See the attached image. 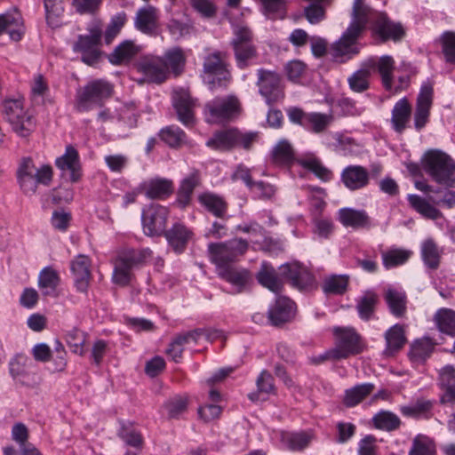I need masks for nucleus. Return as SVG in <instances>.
Returning a JSON list of instances; mask_svg holds the SVG:
<instances>
[{
    "instance_id": "obj_1",
    "label": "nucleus",
    "mask_w": 455,
    "mask_h": 455,
    "mask_svg": "<svg viewBox=\"0 0 455 455\" xmlns=\"http://www.w3.org/2000/svg\"><path fill=\"white\" fill-rule=\"evenodd\" d=\"M371 11L373 9L364 4V0H354L351 22L341 37L331 47V54L337 60L343 62L359 52L357 41L365 30V21Z\"/></svg>"
},
{
    "instance_id": "obj_2",
    "label": "nucleus",
    "mask_w": 455,
    "mask_h": 455,
    "mask_svg": "<svg viewBox=\"0 0 455 455\" xmlns=\"http://www.w3.org/2000/svg\"><path fill=\"white\" fill-rule=\"evenodd\" d=\"M16 177L23 194L30 196L36 194L39 184L50 186L53 177V170L49 164H44L40 168H36L31 157H23L20 161Z\"/></svg>"
},
{
    "instance_id": "obj_3",
    "label": "nucleus",
    "mask_w": 455,
    "mask_h": 455,
    "mask_svg": "<svg viewBox=\"0 0 455 455\" xmlns=\"http://www.w3.org/2000/svg\"><path fill=\"white\" fill-rule=\"evenodd\" d=\"M335 347L315 359L320 363L327 359L340 360L363 352V344L361 336L353 328L335 327Z\"/></svg>"
},
{
    "instance_id": "obj_4",
    "label": "nucleus",
    "mask_w": 455,
    "mask_h": 455,
    "mask_svg": "<svg viewBox=\"0 0 455 455\" xmlns=\"http://www.w3.org/2000/svg\"><path fill=\"white\" fill-rule=\"evenodd\" d=\"M152 255L149 248L128 249L120 252L115 262L113 282L121 286L128 285L132 277V270L146 264Z\"/></svg>"
},
{
    "instance_id": "obj_5",
    "label": "nucleus",
    "mask_w": 455,
    "mask_h": 455,
    "mask_svg": "<svg viewBox=\"0 0 455 455\" xmlns=\"http://www.w3.org/2000/svg\"><path fill=\"white\" fill-rule=\"evenodd\" d=\"M4 120L11 125L12 131L20 138L28 139L36 127V119L33 113L23 108L19 100H6L3 103Z\"/></svg>"
},
{
    "instance_id": "obj_6",
    "label": "nucleus",
    "mask_w": 455,
    "mask_h": 455,
    "mask_svg": "<svg viewBox=\"0 0 455 455\" xmlns=\"http://www.w3.org/2000/svg\"><path fill=\"white\" fill-rule=\"evenodd\" d=\"M423 168L437 183L455 186V162L447 154L439 150L428 151L423 160Z\"/></svg>"
},
{
    "instance_id": "obj_7",
    "label": "nucleus",
    "mask_w": 455,
    "mask_h": 455,
    "mask_svg": "<svg viewBox=\"0 0 455 455\" xmlns=\"http://www.w3.org/2000/svg\"><path fill=\"white\" fill-rule=\"evenodd\" d=\"M113 93L112 84L103 79H95L86 84L77 92L76 108L78 112H87L101 108Z\"/></svg>"
},
{
    "instance_id": "obj_8",
    "label": "nucleus",
    "mask_w": 455,
    "mask_h": 455,
    "mask_svg": "<svg viewBox=\"0 0 455 455\" xmlns=\"http://www.w3.org/2000/svg\"><path fill=\"white\" fill-rule=\"evenodd\" d=\"M88 35H79L73 45L74 52L82 53L81 60L89 66L97 64L100 58V44L103 28L100 20H92L87 26Z\"/></svg>"
},
{
    "instance_id": "obj_9",
    "label": "nucleus",
    "mask_w": 455,
    "mask_h": 455,
    "mask_svg": "<svg viewBox=\"0 0 455 455\" xmlns=\"http://www.w3.org/2000/svg\"><path fill=\"white\" fill-rule=\"evenodd\" d=\"M236 67L245 69L255 63L257 48L252 42V32L245 26H235L230 41Z\"/></svg>"
},
{
    "instance_id": "obj_10",
    "label": "nucleus",
    "mask_w": 455,
    "mask_h": 455,
    "mask_svg": "<svg viewBox=\"0 0 455 455\" xmlns=\"http://www.w3.org/2000/svg\"><path fill=\"white\" fill-rule=\"evenodd\" d=\"M248 243L242 238H235L225 243H211L208 252L211 261L216 265L217 272L230 267L237 257L245 253Z\"/></svg>"
},
{
    "instance_id": "obj_11",
    "label": "nucleus",
    "mask_w": 455,
    "mask_h": 455,
    "mask_svg": "<svg viewBox=\"0 0 455 455\" xmlns=\"http://www.w3.org/2000/svg\"><path fill=\"white\" fill-rule=\"evenodd\" d=\"M240 110L235 96L216 97L204 106L205 119L210 124H222L235 119Z\"/></svg>"
},
{
    "instance_id": "obj_12",
    "label": "nucleus",
    "mask_w": 455,
    "mask_h": 455,
    "mask_svg": "<svg viewBox=\"0 0 455 455\" xmlns=\"http://www.w3.org/2000/svg\"><path fill=\"white\" fill-rule=\"evenodd\" d=\"M226 56L225 52L217 51L206 55L204 59L203 70L211 89L226 88L231 80Z\"/></svg>"
},
{
    "instance_id": "obj_13",
    "label": "nucleus",
    "mask_w": 455,
    "mask_h": 455,
    "mask_svg": "<svg viewBox=\"0 0 455 455\" xmlns=\"http://www.w3.org/2000/svg\"><path fill=\"white\" fill-rule=\"evenodd\" d=\"M367 24L371 25L373 36L382 43L388 40L398 42L405 35L403 25L400 22L392 21L385 12L371 11L365 21V27Z\"/></svg>"
},
{
    "instance_id": "obj_14",
    "label": "nucleus",
    "mask_w": 455,
    "mask_h": 455,
    "mask_svg": "<svg viewBox=\"0 0 455 455\" xmlns=\"http://www.w3.org/2000/svg\"><path fill=\"white\" fill-rule=\"evenodd\" d=\"M135 68L139 73L143 75V77L138 80L140 84L144 83L160 84L168 78L167 68L161 56L142 55L135 63Z\"/></svg>"
},
{
    "instance_id": "obj_15",
    "label": "nucleus",
    "mask_w": 455,
    "mask_h": 455,
    "mask_svg": "<svg viewBox=\"0 0 455 455\" xmlns=\"http://www.w3.org/2000/svg\"><path fill=\"white\" fill-rule=\"evenodd\" d=\"M168 209L158 204H151L142 210L141 222L145 235L159 236L165 231Z\"/></svg>"
},
{
    "instance_id": "obj_16",
    "label": "nucleus",
    "mask_w": 455,
    "mask_h": 455,
    "mask_svg": "<svg viewBox=\"0 0 455 455\" xmlns=\"http://www.w3.org/2000/svg\"><path fill=\"white\" fill-rule=\"evenodd\" d=\"M257 85L260 95L265 98L268 105L280 100L284 96L281 76L275 71L259 68Z\"/></svg>"
},
{
    "instance_id": "obj_17",
    "label": "nucleus",
    "mask_w": 455,
    "mask_h": 455,
    "mask_svg": "<svg viewBox=\"0 0 455 455\" xmlns=\"http://www.w3.org/2000/svg\"><path fill=\"white\" fill-rule=\"evenodd\" d=\"M280 275L292 287L304 290L311 286L314 277L308 269L299 262L285 263L280 267Z\"/></svg>"
},
{
    "instance_id": "obj_18",
    "label": "nucleus",
    "mask_w": 455,
    "mask_h": 455,
    "mask_svg": "<svg viewBox=\"0 0 455 455\" xmlns=\"http://www.w3.org/2000/svg\"><path fill=\"white\" fill-rule=\"evenodd\" d=\"M433 94L434 90L431 84H424L421 86L414 113V127L418 132L421 131L429 121Z\"/></svg>"
},
{
    "instance_id": "obj_19",
    "label": "nucleus",
    "mask_w": 455,
    "mask_h": 455,
    "mask_svg": "<svg viewBox=\"0 0 455 455\" xmlns=\"http://www.w3.org/2000/svg\"><path fill=\"white\" fill-rule=\"evenodd\" d=\"M92 262L84 254L77 255L70 262V270L74 276L75 285L79 292L86 293L91 281Z\"/></svg>"
},
{
    "instance_id": "obj_20",
    "label": "nucleus",
    "mask_w": 455,
    "mask_h": 455,
    "mask_svg": "<svg viewBox=\"0 0 455 455\" xmlns=\"http://www.w3.org/2000/svg\"><path fill=\"white\" fill-rule=\"evenodd\" d=\"M55 165L62 172H68L71 182H76L82 176L78 151L71 145L66 147L65 153L57 157Z\"/></svg>"
},
{
    "instance_id": "obj_21",
    "label": "nucleus",
    "mask_w": 455,
    "mask_h": 455,
    "mask_svg": "<svg viewBox=\"0 0 455 455\" xmlns=\"http://www.w3.org/2000/svg\"><path fill=\"white\" fill-rule=\"evenodd\" d=\"M340 180L346 188L356 191L369 185L370 174L362 165H348L341 172Z\"/></svg>"
},
{
    "instance_id": "obj_22",
    "label": "nucleus",
    "mask_w": 455,
    "mask_h": 455,
    "mask_svg": "<svg viewBox=\"0 0 455 455\" xmlns=\"http://www.w3.org/2000/svg\"><path fill=\"white\" fill-rule=\"evenodd\" d=\"M338 220L345 228L353 229H370L372 227L371 219L364 210L341 208L338 211Z\"/></svg>"
},
{
    "instance_id": "obj_23",
    "label": "nucleus",
    "mask_w": 455,
    "mask_h": 455,
    "mask_svg": "<svg viewBox=\"0 0 455 455\" xmlns=\"http://www.w3.org/2000/svg\"><path fill=\"white\" fill-rule=\"evenodd\" d=\"M295 314V303L287 297H278L267 311V319L274 326L289 322Z\"/></svg>"
},
{
    "instance_id": "obj_24",
    "label": "nucleus",
    "mask_w": 455,
    "mask_h": 455,
    "mask_svg": "<svg viewBox=\"0 0 455 455\" xmlns=\"http://www.w3.org/2000/svg\"><path fill=\"white\" fill-rule=\"evenodd\" d=\"M164 235L173 251L180 254L186 250L193 232L184 224L175 223L171 228L165 230Z\"/></svg>"
},
{
    "instance_id": "obj_25",
    "label": "nucleus",
    "mask_w": 455,
    "mask_h": 455,
    "mask_svg": "<svg viewBox=\"0 0 455 455\" xmlns=\"http://www.w3.org/2000/svg\"><path fill=\"white\" fill-rule=\"evenodd\" d=\"M364 65L371 70V74L377 71L380 75L382 84L387 90L392 89L395 60L391 56L384 55L379 59L371 58Z\"/></svg>"
},
{
    "instance_id": "obj_26",
    "label": "nucleus",
    "mask_w": 455,
    "mask_h": 455,
    "mask_svg": "<svg viewBox=\"0 0 455 455\" xmlns=\"http://www.w3.org/2000/svg\"><path fill=\"white\" fill-rule=\"evenodd\" d=\"M158 10L147 5L140 8L134 18L135 28L146 35H155L158 28Z\"/></svg>"
},
{
    "instance_id": "obj_27",
    "label": "nucleus",
    "mask_w": 455,
    "mask_h": 455,
    "mask_svg": "<svg viewBox=\"0 0 455 455\" xmlns=\"http://www.w3.org/2000/svg\"><path fill=\"white\" fill-rule=\"evenodd\" d=\"M7 33L12 41H20L24 34L23 19L16 10L0 14V36Z\"/></svg>"
},
{
    "instance_id": "obj_28",
    "label": "nucleus",
    "mask_w": 455,
    "mask_h": 455,
    "mask_svg": "<svg viewBox=\"0 0 455 455\" xmlns=\"http://www.w3.org/2000/svg\"><path fill=\"white\" fill-rule=\"evenodd\" d=\"M383 298L395 317L402 318L406 315L408 299L404 291L389 287L385 291Z\"/></svg>"
},
{
    "instance_id": "obj_29",
    "label": "nucleus",
    "mask_w": 455,
    "mask_h": 455,
    "mask_svg": "<svg viewBox=\"0 0 455 455\" xmlns=\"http://www.w3.org/2000/svg\"><path fill=\"white\" fill-rule=\"evenodd\" d=\"M411 117V106L406 98L399 100L392 109L391 124L393 129L403 133L408 127Z\"/></svg>"
},
{
    "instance_id": "obj_30",
    "label": "nucleus",
    "mask_w": 455,
    "mask_h": 455,
    "mask_svg": "<svg viewBox=\"0 0 455 455\" xmlns=\"http://www.w3.org/2000/svg\"><path fill=\"white\" fill-rule=\"evenodd\" d=\"M271 163L278 166H290L295 162V151L287 140H280L270 152Z\"/></svg>"
},
{
    "instance_id": "obj_31",
    "label": "nucleus",
    "mask_w": 455,
    "mask_h": 455,
    "mask_svg": "<svg viewBox=\"0 0 455 455\" xmlns=\"http://www.w3.org/2000/svg\"><path fill=\"white\" fill-rule=\"evenodd\" d=\"M29 358L24 355H16L9 363V372L13 380L22 386L32 387L30 374L27 371Z\"/></svg>"
},
{
    "instance_id": "obj_32",
    "label": "nucleus",
    "mask_w": 455,
    "mask_h": 455,
    "mask_svg": "<svg viewBox=\"0 0 455 455\" xmlns=\"http://www.w3.org/2000/svg\"><path fill=\"white\" fill-rule=\"evenodd\" d=\"M200 182L201 177L198 171H193L181 180L177 193V203L181 208L190 204L194 189L200 185Z\"/></svg>"
},
{
    "instance_id": "obj_33",
    "label": "nucleus",
    "mask_w": 455,
    "mask_h": 455,
    "mask_svg": "<svg viewBox=\"0 0 455 455\" xmlns=\"http://www.w3.org/2000/svg\"><path fill=\"white\" fill-rule=\"evenodd\" d=\"M257 280L263 287L276 294L282 291L283 282L275 267L267 262L261 264L260 269L257 274Z\"/></svg>"
},
{
    "instance_id": "obj_34",
    "label": "nucleus",
    "mask_w": 455,
    "mask_h": 455,
    "mask_svg": "<svg viewBox=\"0 0 455 455\" xmlns=\"http://www.w3.org/2000/svg\"><path fill=\"white\" fill-rule=\"evenodd\" d=\"M164 63L167 68V76L170 72L175 76H179L184 70L186 64V55L183 49L180 46H174L166 50L162 56Z\"/></svg>"
},
{
    "instance_id": "obj_35",
    "label": "nucleus",
    "mask_w": 455,
    "mask_h": 455,
    "mask_svg": "<svg viewBox=\"0 0 455 455\" xmlns=\"http://www.w3.org/2000/svg\"><path fill=\"white\" fill-rule=\"evenodd\" d=\"M236 128L217 132L206 141V146L220 151L230 150L236 147Z\"/></svg>"
},
{
    "instance_id": "obj_36",
    "label": "nucleus",
    "mask_w": 455,
    "mask_h": 455,
    "mask_svg": "<svg viewBox=\"0 0 455 455\" xmlns=\"http://www.w3.org/2000/svg\"><path fill=\"white\" fill-rule=\"evenodd\" d=\"M217 273L220 278L231 283L237 293L245 289L250 280V274L246 269L236 268L232 266L222 268Z\"/></svg>"
},
{
    "instance_id": "obj_37",
    "label": "nucleus",
    "mask_w": 455,
    "mask_h": 455,
    "mask_svg": "<svg viewBox=\"0 0 455 455\" xmlns=\"http://www.w3.org/2000/svg\"><path fill=\"white\" fill-rule=\"evenodd\" d=\"M60 282L59 273L52 267H44L38 275V287L44 296H57V287Z\"/></svg>"
},
{
    "instance_id": "obj_38",
    "label": "nucleus",
    "mask_w": 455,
    "mask_h": 455,
    "mask_svg": "<svg viewBox=\"0 0 455 455\" xmlns=\"http://www.w3.org/2000/svg\"><path fill=\"white\" fill-rule=\"evenodd\" d=\"M375 388L372 383H363L346 389L343 397V403L347 408L358 405L368 395H370Z\"/></svg>"
},
{
    "instance_id": "obj_39",
    "label": "nucleus",
    "mask_w": 455,
    "mask_h": 455,
    "mask_svg": "<svg viewBox=\"0 0 455 455\" xmlns=\"http://www.w3.org/2000/svg\"><path fill=\"white\" fill-rule=\"evenodd\" d=\"M140 52V47L133 41L125 40L118 44L108 55V60L114 65L130 61Z\"/></svg>"
},
{
    "instance_id": "obj_40",
    "label": "nucleus",
    "mask_w": 455,
    "mask_h": 455,
    "mask_svg": "<svg viewBox=\"0 0 455 455\" xmlns=\"http://www.w3.org/2000/svg\"><path fill=\"white\" fill-rule=\"evenodd\" d=\"M199 203L211 213L218 218H223L228 211V204L219 195L204 192L198 196Z\"/></svg>"
},
{
    "instance_id": "obj_41",
    "label": "nucleus",
    "mask_w": 455,
    "mask_h": 455,
    "mask_svg": "<svg viewBox=\"0 0 455 455\" xmlns=\"http://www.w3.org/2000/svg\"><path fill=\"white\" fill-rule=\"evenodd\" d=\"M378 302V295L372 291H366L356 301L359 317L363 321L373 318Z\"/></svg>"
},
{
    "instance_id": "obj_42",
    "label": "nucleus",
    "mask_w": 455,
    "mask_h": 455,
    "mask_svg": "<svg viewBox=\"0 0 455 455\" xmlns=\"http://www.w3.org/2000/svg\"><path fill=\"white\" fill-rule=\"evenodd\" d=\"M173 107L179 120L186 126L194 124L193 103L187 95H177L173 98Z\"/></svg>"
},
{
    "instance_id": "obj_43",
    "label": "nucleus",
    "mask_w": 455,
    "mask_h": 455,
    "mask_svg": "<svg viewBox=\"0 0 455 455\" xmlns=\"http://www.w3.org/2000/svg\"><path fill=\"white\" fill-rule=\"evenodd\" d=\"M407 200L411 207L421 216L429 220H437L442 216L441 212L418 195H408Z\"/></svg>"
},
{
    "instance_id": "obj_44",
    "label": "nucleus",
    "mask_w": 455,
    "mask_h": 455,
    "mask_svg": "<svg viewBox=\"0 0 455 455\" xmlns=\"http://www.w3.org/2000/svg\"><path fill=\"white\" fill-rule=\"evenodd\" d=\"M386 353L393 354L400 350L406 343L404 329L401 324H395L385 333Z\"/></svg>"
},
{
    "instance_id": "obj_45",
    "label": "nucleus",
    "mask_w": 455,
    "mask_h": 455,
    "mask_svg": "<svg viewBox=\"0 0 455 455\" xmlns=\"http://www.w3.org/2000/svg\"><path fill=\"white\" fill-rule=\"evenodd\" d=\"M333 119L331 114L310 112L306 120L305 129L313 133H323L327 131L329 126L332 124Z\"/></svg>"
},
{
    "instance_id": "obj_46",
    "label": "nucleus",
    "mask_w": 455,
    "mask_h": 455,
    "mask_svg": "<svg viewBox=\"0 0 455 455\" xmlns=\"http://www.w3.org/2000/svg\"><path fill=\"white\" fill-rule=\"evenodd\" d=\"M411 255V251L402 248H390L381 253L383 265L387 269L403 265Z\"/></svg>"
},
{
    "instance_id": "obj_47",
    "label": "nucleus",
    "mask_w": 455,
    "mask_h": 455,
    "mask_svg": "<svg viewBox=\"0 0 455 455\" xmlns=\"http://www.w3.org/2000/svg\"><path fill=\"white\" fill-rule=\"evenodd\" d=\"M435 323L438 330L450 335L455 336V311L450 308H441L437 310L434 316Z\"/></svg>"
},
{
    "instance_id": "obj_48",
    "label": "nucleus",
    "mask_w": 455,
    "mask_h": 455,
    "mask_svg": "<svg viewBox=\"0 0 455 455\" xmlns=\"http://www.w3.org/2000/svg\"><path fill=\"white\" fill-rule=\"evenodd\" d=\"M281 442L288 450L299 451H303L309 445L311 436L305 432H284L281 435Z\"/></svg>"
},
{
    "instance_id": "obj_49",
    "label": "nucleus",
    "mask_w": 455,
    "mask_h": 455,
    "mask_svg": "<svg viewBox=\"0 0 455 455\" xmlns=\"http://www.w3.org/2000/svg\"><path fill=\"white\" fill-rule=\"evenodd\" d=\"M373 426L379 430L392 432L401 426L399 417L389 411H380L372 418Z\"/></svg>"
},
{
    "instance_id": "obj_50",
    "label": "nucleus",
    "mask_w": 455,
    "mask_h": 455,
    "mask_svg": "<svg viewBox=\"0 0 455 455\" xmlns=\"http://www.w3.org/2000/svg\"><path fill=\"white\" fill-rule=\"evenodd\" d=\"M257 391L250 393L248 398L252 401H258L260 394H275V387L274 383V377L267 370H263L256 379Z\"/></svg>"
},
{
    "instance_id": "obj_51",
    "label": "nucleus",
    "mask_w": 455,
    "mask_h": 455,
    "mask_svg": "<svg viewBox=\"0 0 455 455\" xmlns=\"http://www.w3.org/2000/svg\"><path fill=\"white\" fill-rule=\"evenodd\" d=\"M145 195L150 199H164L172 192V184L167 180H154L145 186Z\"/></svg>"
},
{
    "instance_id": "obj_52",
    "label": "nucleus",
    "mask_w": 455,
    "mask_h": 455,
    "mask_svg": "<svg viewBox=\"0 0 455 455\" xmlns=\"http://www.w3.org/2000/svg\"><path fill=\"white\" fill-rule=\"evenodd\" d=\"M159 136L171 148H180L188 142L185 132L175 125H170L162 129Z\"/></svg>"
},
{
    "instance_id": "obj_53",
    "label": "nucleus",
    "mask_w": 455,
    "mask_h": 455,
    "mask_svg": "<svg viewBox=\"0 0 455 455\" xmlns=\"http://www.w3.org/2000/svg\"><path fill=\"white\" fill-rule=\"evenodd\" d=\"M117 435L127 445L138 450L142 449L144 443L143 437L132 424L122 423Z\"/></svg>"
},
{
    "instance_id": "obj_54",
    "label": "nucleus",
    "mask_w": 455,
    "mask_h": 455,
    "mask_svg": "<svg viewBox=\"0 0 455 455\" xmlns=\"http://www.w3.org/2000/svg\"><path fill=\"white\" fill-rule=\"evenodd\" d=\"M298 163L305 169L312 172L323 181H329L332 178V172L323 166L321 161L314 156L298 160Z\"/></svg>"
},
{
    "instance_id": "obj_55",
    "label": "nucleus",
    "mask_w": 455,
    "mask_h": 455,
    "mask_svg": "<svg viewBox=\"0 0 455 455\" xmlns=\"http://www.w3.org/2000/svg\"><path fill=\"white\" fill-rule=\"evenodd\" d=\"M349 276L347 275H333L327 277L323 284V290L326 294L341 295L347 291Z\"/></svg>"
},
{
    "instance_id": "obj_56",
    "label": "nucleus",
    "mask_w": 455,
    "mask_h": 455,
    "mask_svg": "<svg viewBox=\"0 0 455 455\" xmlns=\"http://www.w3.org/2000/svg\"><path fill=\"white\" fill-rule=\"evenodd\" d=\"M45 11V20L52 28L60 26L59 18L64 12L63 0H43Z\"/></svg>"
},
{
    "instance_id": "obj_57",
    "label": "nucleus",
    "mask_w": 455,
    "mask_h": 455,
    "mask_svg": "<svg viewBox=\"0 0 455 455\" xmlns=\"http://www.w3.org/2000/svg\"><path fill=\"white\" fill-rule=\"evenodd\" d=\"M421 255L425 264L428 267L432 269L438 267L440 262V252L433 239L424 241L421 246Z\"/></svg>"
},
{
    "instance_id": "obj_58",
    "label": "nucleus",
    "mask_w": 455,
    "mask_h": 455,
    "mask_svg": "<svg viewBox=\"0 0 455 455\" xmlns=\"http://www.w3.org/2000/svg\"><path fill=\"white\" fill-rule=\"evenodd\" d=\"M371 70L365 66L352 74L347 79L350 89L355 92H363L369 88Z\"/></svg>"
},
{
    "instance_id": "obj_59",
    "label": "nucleus",
    "mask_w": 455,
    "mask_h": 455,
    "mask_svg": "<svg viewBox=\"0 0 455 455\" xmlns=\"http://www.w3.org/2000/svg\"><path fill=\"white\" fill-rule=\"evenodd\" d=\"M188 402V399L185 395H175L169 398L164 403V407L168 412L169 418H180L184 412L187 411Z\"/></svg>"
},
{
    "instance_id": "obj_60",
    "label": "nucleus",
    "mask_w": 455,
    "mask_h": 455,
    "mask_svg": "<svg viewBox=\"0 0 455 455\" xmlns=\"http://www.w3.org/2000/svg\"><path fill=\"white\" fill-rule=\"evenodd\" d=\"M432 408V401L427 399H418L412 404L402 407L401 412L404 416L417 418L420 416H426L431 411Z\"/></svg>"
},
{
    "instance_id": "obj_61",
    "label": "nucleus",
    "mask_w": 455,
    "mask_h": 455,
    "mask_svg": "<svg viewBox=\"0 0 455 455\" xmlns=\"http://www.w3.org/2000/svg\"><path fill=\"white\" fill-rule=\"evenodd\" d=\"M434 443L426 436L419 435L412 441L408 455H435Z\"/></svg>"
},
{
    "instance_id": "obj_62",
    "label": "nucleus",
    "mask_w": 455,
    "mask_h": 455,
    "mask_svg": "<svg viewBox=\"0 0 455 455\" xmlns=\"http://www.w3.org/2000/svg\"><path fill=\"white\" fill-rule=\"evenodd\" d=\"M86 339V334L79 329L74 328L66 334V341L71 351L79 355L84 354V346Z\"/></svg>"
},
{
    "instance_id": "obj_63",
    "label": "nucleus",
    "mask_w": 455,
    "mask_h": 455,
    "mask_svg": "<svg viewBox=\"0 0 455 455\" xmlns=\"http://www.w3.org/2000/svg\"><path fill=\"white\" fill-rule=\"evenodd\" d=\"M276 187L273 184L259 180L255 181L250 188L253 196L259 200H272L276 193Z\"/></svg>"
},
{
    "instance_id": "obj_64",
    "label": "nucleus",
    "mask_w": 455,
    "mask_h": 455,
    "mask_svg": "<svg viewBox=\"0 0 455 455\" xmlns=\"http://www.w3.org/2000/svg\"><path fill=\"white\" fill-rule=\"evenodd\" d=\"M440 43L445 61L450 64L455 63V32L445 31L443 33Z\"/></svg>"
}]
</instances>
